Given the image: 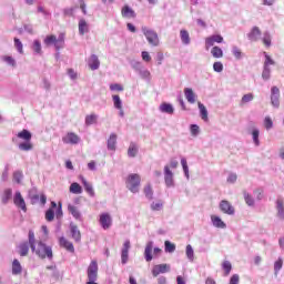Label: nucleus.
<instances>
[{"mask_svg": "<svg viewBox=\"0 0 284 284\" xmlns=\"http://www.w3.org/2000/svg\"><path fill=\"white\" fill-rule=\"evenodd\" d=\"M29 245L31 248V252L38 256L39 258H49V261H52V247L48 246L45 243L41 241H37L34 237V231H29Z\"/></svg>", "mask_w": 284, "mask_h": 284, "instance_id": "1", "label": "nucleus"}, {"mask_svg": "<svg viewBox=\"0 0 284 284\" xmlns=\"http://www.w3.org/2000/svg\"><path fill=\"white\" fill-rule=\"evenodd\" d=\"M54 217L58 221H61L63 219V205L61 204V202H59V204H57V202H51V206L47 210L44 214V219L45 221H48V223H52V221H54Z\"/></svg>", "mask_w": 284, "mask_h": 284, "instance_id": "2", "label": "nucleus"}, {"mask_svg": "<svg viewBox=\"0 0 284 284\" xmlns=\"http://www.w3.org/2000/svg\"><path fill=\"white\" fill-rule=\"evenodd\" d=\"M18 139H21L22 143L19 144V150H22V152H30V150H32L33 145H32V133L26 129H23L22 131H20L17 134Z\"/></svg>", "mask_w": 284, "mask_h": 284, "instance_id": "3", "label": "nucleus"}, {"mask_svg": "<svg viewBox=\"0 0 284 284\" xmlns=\"http://www.w3.org/2000/svg\"><path fill=\"white\" fill-rule=\"evenodd\" d=\"M126 187L132 192V194H138L141 187V175L136 173H131L125 179Z\"/></svg>", "mask_w": 284, "mask_h": 284, "instance_id": "4", "label": "nucleus"}, {"mask_svg": "<svg viewBox=\"0 0 284 284\" xmlns=\"http://www.w3.org/2000/svg\"><path fill=\"white\" fill-rule=\"evenodd\" d=\"M88 282L87 284H98L97 280L99 278V263L97 260H92L87 268Z\"/></svg>", "mask_w": 284, "mask_h": 284, "instance_id": "5", "label": "nucleus"}, {"mask_svg": "<svg viewBox=\"0 0 284 284\" xmlns=\"http://www.w3.org/2000/svg\"><path fill=\"white\" fill-rule=\"evenodd\" d=\"M44 44L54 45L55 50H61L63 45L65 44V36L61 34L59 38L54 34L47 36L44 39Z\"/></svg>", "mask_w": 284, "mask_h": 284, "instance_id": "6", "label": "nucleus"}, {"mask_svg": "<svg viewBox=\"0 0 284 284\" xmlns=\"http://www.w3.org/2000/svg\"><path fill=\"white\" fill-rule=\"evenodd\" d=\"M142 32H143L144 37L146 38L148 42L150 43V45H154V47L159 45V43H160L159 34L155 31L143 27Z\"/></svg>", "mask_w": 284, "mask_h": 284, "instance_id": "7", "label": "nucleus"}, {"mask_svg": "<svg viewBox=\"0 0 284 284\" xmlns=\"http://www.w3.org/2000/svg\"><path fill=\"white\" fill-rule=\"evenodd\" d=\"M13 203L17 207L22 210V212H28V205H26V200L23 199V195H21V192H16Z\"/></svg>", "mask_w": 284, "mask_h": 284, "instance_id": "8", "label": "nucleus"}, {"mask_svg": "<svg viewBox=\"0 0 284 284\" xmlns=\"http://www.w3.org/2000/svg\"><path fill=\"white\" fill-rule=\"evenodd\" d=\"M62 141L70 145H77L81 141V138L74 132H68L65 136L62 138Z\"/></svg>", "mask_w": 284, "mask_h": 284, "instance_id": "9", "label": "nucleus"}, {"mask_svg": "<svg viewBox=\"0 0 284 284\" xmlns=\"http://www.w3.org/2000/svg\"><path fill=\"white\" fill-rule=\"evenodd\" d=\"M281 90L277 87H273L271 89V103L274 108H278L281 105Z\"/></svg>", "mask_w": 284, "mask_h": 284, "instance_id": "10", "label": "nucleus"}, {"mask_svg": "<svg viewBox=\"0 0 284 284\" xmlns=\"http://www.w3.org/2000/svg\"><path fill=\"white\" fill-rule=\"evenodd\" d=\"M100 225L104 230H110V227H112V216L110 213L100 214Z\"/></svg>", "mask_w": 284, "mask_h": 284, "instance_id": "11", "label": "nucleus"}, {"mask_svg": "<svg viewBox=\"0 0 284 284\" xmlns=\"http://www.w3.org/2000/svg\"><path fill=\"white\" fill-rule=\"evenodd\" d=\"M214 43H223V37L221 34L210 36L205 39V48L210 50Z\"/></svg>", "mask_w": 284, "mask_h": 284, "instance_id": "12", "label": "nucleus"}, {"mask_svg": "<svg viewBox=\"0 0 284 284\" xmlns=\"http://www.w3.org/2000/svg\"><path fill=\"white\" fill-rule=\"evenodd\" d=\"M130 247H132V245L130 243V240H126L123 243V247H122V251H121V261H122L123 265H125V263H128Z\"/></svg>", "mask_w": 284, "mask_h": 284, "instance_id": "13", "label": "nucleus"}, {"mask_svg": "<svg viewBox=\"0 0 284 284\" xmlns=\"http://www.w3.org/2000/svg\"><path fill=\"white\" fill-rule=\"evenodd\" d=\"M164 181L168 187L174 185V173L170 170V165L164 166Z\"/></svg>", "mask_w": 284, "mask_h": 284, "instance_id": "14", "label": "nucleus"}, {"mask_svg": "<svg viewBox=\"0 0 284 284\" xmlns=\"http://www.w3.org/2000/svg\"><path fill=\"white\" fill-rule=\"evenodd\" d=\"M166 272H170V265L169 264H158L153 266L152 274L156 278L159 274H166Z\"/></svg>", "mask_w": 284, "mask_h": 284, "instance_id": "15", "label": "nucleus"}, {"mask_svg": "<svg viewBox=\"0 0 284 284\" xmlns=\"http://www.w3.org/2000/svg\"><path fill=\"white\" fill-rule=\"evenodd\" d=\"M220 210L221 212H223V214H234V206H232V204L227 200H222L220 202Z\"/></svg>", "mask_w": 284, "mask_h": 284, "instance_id": "16", "label": "nucleus"}, {"mask_svg": "<svg viewBox=\"0 0 284 284\" xmlns=\"http://www.w3.org/2000/svg\"><path fill=\"white\" fill-rule=\"evenodd\" d=\"M59 243H60V247H63L64 250H67V252L74 254V244H72L70 240L62 236L59 239Z\"/></svg>", "mask_w": 284, "mask_h": 284, "instance_id": "17", "label": "nucleus"}, {"mask_svg": "<svg viewBox=\"0 0 284 284\" xmlns=\"http://www.w3.org/2000/svg\"><path fill=\"white\" fill-rule=\"evenodd\" d=\"M121 16L123 19H136V12H134L133 9L128 4L122 7Z\"/></svg>", "mask_w": 284, "mask_h": 284, "instance_id": "18", "label": "nucleus"}, {"mask_svg": "<svg viewBox=\"0 0 284 284\" xmlns=\"http://www.w3.org/2000/svg\"><path fill=\"white\" fill-rule=\"evenodd\" d=\"M68 212L75 219V221H82L81 211H79L78 206H74L73 204L68 205Z\"/></svg>", "mask_w": 284, "mask_h": 284, "instance_id": "19", "label": "nucleus"}, {"mask_svg": "<svg viewBox=\"0 0 284 284\" xmlns=\"http://www.w3.org/2000/svg\"><path fill=\"white\" fill-rule=\"evenodd\" d=\"M70 230H71L72 239L75 241V243H80L81 242V231H79V226H77V224L71 223Z\"/></svg>", "mask_w": 284, "mask_h": 284, "instance_id": "20", "label": "nucleus"}, {"mask_svg": "<svg viewBox=\"0 0 284 284\" xmlns=\"http://www.w3.org/2000/svg\"><path fill=\"white\" fill-rule=\"evenodd\" d=\"M88 64L90 70H99V67L101 65V62L99 61V57L92 54L89 58Z\"/></svg>", "mask_w": 284, "mask_h": 284, "instance_id": "21", "label": "nucleus"}, {"mask_svg": "<svg viewBox=\"0 0 284 284\" xmlns=\"http://www.w3.org/2000/svg\"><path fill=\"white\" fill-rule=\"evenodd\" d=\"M184 95L186 101H189L191 104L196 103V93L190 88L184 89Z\"/></svg>", "mask_w": 284, "mask_h": 284, "instance_id": "22", "label": "nucleus"}, {"mask_svg": "<svg viewBox=\"0 0 284 284\" xmlns=\"http://www.w3.org/2000/svg\"><path fill=\"white\" fill-rule=\"evenodd\" d=\"M250 41H257L261 38V29L258 27H253L251 32L247 34Z\"/></svg>", "mask_w": 284, "mask_h": 284, "instance_id": "23", "label": "nucleus"}, {"mask_svg": "<svg viewBox=\"0 0 284 284\" xmlns=\"http://www.w3.org/2000/svg\"><path fill=\"white\" fill-rule=\"evenodd\" d=\"M154 247V243L152 242H148L145 250H144V256H145V261L148 263H150V261H152V250Z\"/></svg>", "mask_w": 284, "mask_h": 284, "instance_id": "24", "label": "nucleus"}, {"mask_svg": "<svg viewBox=\"0 0 284 284\" xmlns=\"http://www.w3.org/2000/svg\"><path fill=\"white\" fill-rule=\"evenodd\" d=\"M80 179L82 180V184L83 187L85 190V192L89 194V196H94V187L92 186V184L88 181H85V179L83 176H80Z\"/></svg>", "mask_w": 284, "mask_h": 284, "instance_id": "25", "label": "nucleus"}, {"mask_svg": "<svg viewBox=\"0 0 284 284\" xmlns=\"http://www.w3.org/2000/svg\"><path fill=\"white\" fill-rule=\"evenodd\" d=\"M88 32H90V27L88 26V22L85 21V19H80V21H79V33L81 36H83V34H88Z\"/></svg>", "mask_w": 284, "mask_h": 284, "instance_id": "26", "label": "nucleus"}, {"mask_svg": "<svg viewBox=\"0 0 284 284\" xmlns=\"http://www.w3.org/2000/svg\"><path fill=\"white\" fill-rule=\"evenodd\" d=\"M41 203V205H45V203H48V197L45 196V194H34L31 196V203L34 204V203Z\"/></svg>", "mask_w": 284, "mask_h": 284, "instance_id": "27", "label": "nucleus"}, {"mask_svg": "<svg viewBox=\"0 0 284 284\" xmlns=\"http://www.w3.org/2000/svg\"><path fill=\"white\" fill-rule=\"evenodd\" d=\"M29 252H30V242H23L19 245L20 256H28Z\"/></svg>", "mask_w": 284, "mask_h": 284, "instance_id": "28", "label": "nucleus"}, {"mask_svg": "<svg viewBox=\"0 0 284 284\" xmlns=\"http://www.w3.org/2000/svg\"><path fill=\"white\" fill-rule=\"evenodd\" d=\"M211 221H212L214 227H220L222 230H224V227H226L225 222H223V220H221V217H219L216 215H212Z\"/></svg>", "mask_w": 284, "mask_h": 284, "instance_id": "29", "label": "nucleus"}, {"mask_svg": "<svg viewBox=\"0 0 284 284\" xmlns=\"http://www.w3.org/2000/svg\"><path fill=\"white\" fill-rule=\"evenodd\" d=\"M276 210H277V216L280 219H284V202L283 199L276 200Z\"/></svg>", "mask_w": 284, "mask_h": 284, "instance_id": "30", "label": "nucleus"}, {"mask_svg": "<svg viewBox=\"0 0 284 284\" xmlns=\"http://www.w3.org/2000/svg\"><path fill=\"white\" fill-rule=\"evenodd\" d=\"M108 150L114 152L116 150V134L112 133L108 140Z\"/></svg>", "mask_w": 284, "mask_h": 284, "instance_id": "31", "label": "nucleus"}, {"mask_svg": "<svg viewBox=\"0 0 284 284\" xmlns=\"http://www.w3.org/2000/svg\"><path fill=\"white\" fill-rule=\"evenodd\" d=\"M69 192H71V194H82L83 189L80 183L73 182L69 187Z\"/></svg>", "mask_w": 284, "mask_h": 284, "instance_id": "32", "label": "nucleus"}, {"mask_svg": "<svg viewBox=\"0 0 284 284\" xmlns=\"http://www.w3.org/2000/svg\"><path fill=\"white\" fill-rule=\"evenodd\" d=\"M161 112H165L166 114H174V106L170 103H162L160 105Z\"/></svg>", "mask_w": 284, "mask_h": 284, "instance_id": "33", "label": "nucleus"}, {"mask_svg": "<svg viewBox=\"0 0 284 284\" xmlns=\"http://www.w3.org/2000/svg\"><path fill=\"white\" fill-rule=\"evenodd\" d=\"M180 37H181V41H182V43H184V45H190V32H187V30H181Z\"/></svg>", "mask_w": 284, "mask_h": 284, "instance_id": "34", "label": "nucleus"}, {"mask_svg": "<svg viewBox=\"0 0 284 284\" xmlns=\"http://www.w3.org/2000/svg\"><path fill=\"white\" fill-rule=\"evenodd\" d=\"M211 54L212 57H214V59H223V49H221L220 47H213L211 50Z\"/></svg>", "mask_w": 284, "mask_h": 284, "instance_id": "35", "label": "nucleus"}, {"mask_svg": "<svg viewBox=\"0 0 284 284\" xmlns=\"http://www.w3.org/2000/svg\"><path fill=\"white\" fill-rule=\"evenodd\" d=\"M22 267H21V263L19 262V260H13L12 262V274H21L22 272Z\"/></svg>", "mask_w": 284, "mask_h": 284, "instance_id": "36", "label": "nucleus"}, {"mask_svg": "<svg viewBox=\"0 0 284 284\" xmlns=\"http://www.w3.org/2000/svg\"><path fill=\"white\" fill-rule=\"evenodd\" d=\"M197 106H199V110H200L201 119L203 121H209L207 109L201 102L197 103Z\"/></svg>", "mask_w": 284, "mask_h": 284, "instance_id": "37", "label": "nucleus"}, {"mask_svg": "<svg viewBox=\"0 0 284 284\" xmlns=\"http://www.w3.org/2000/svg\"><path fill=\"white\" fill-rule=\"evenodd\" d=\"M136 154H139V146H136L134 143H131L128 149V156L134 158Z\"/></svg>", "mask_w": 284, "mask_h": 284, "instance_id": "38", "label": "nucleus"}, {"mask_svg": "<svg viewBox=\"0 0 284 284\" xmlns=\"http://www.w3.org/2000/svg\"><path fill=\"white\" fill-rule=\"evenodd\" d=\"M222 268L224 271V276H230V272H232V263L230 261H224L222 263Z\"/></svg>", "mask_w": 284, "mask_h": 284, "instance_id": "39", "label": "nucleus"}, {"mask_svg": "<svg viewBox=\"0 0 284 284\" xmlns=\"http://www.w3.org/2000/svg\"><path fill=\"white\" fill-rule=\"evenodd\" d=\"M262 42L265 45V48H271L272 45V36L267 32L264 33L262 38Z\"/></svg>", "mask_w": 284, "mask_h": 284, "instance_id": "40", "label": "nucleus"}, {"mask_svg": "<svg viewBox=\"0 0 284 284\" xmlns=\"http://www.w3.org/2000/svg\"><path fill=\"white\" fill-rule=\"evenodd\" d=\"M113 105L116 110H121L123 108V102L119 95H112Z\"/></svg>", "mask_w": 284, "mask_h": 284, "instance_id": "41", "label": "nucleus"}, {"mask_svg": "<svg viewBox=\"0 0 284 284\" xmlns=\"http://www.w3.org/2000/svg\"><path fill=\"white\" fill-rule=\"evenodd\" d=\"M12 199V189H7L2 195V203H8Z\"/></svg>", "mask_w": 284, "mask_h": 284, "instance_id": "42", "label": "nucleus"}, {"mask_svg": "<svg viewBox=\"0 0 284 284\" xmlns=\"http://www.w3.org/2000/svg\"><path fill=\"white\" fill-rule=\"evenodd\" d=\"M181 165L183 168V172H184L186 179H190V169L187 166V160H185V158L181 159Z\"/></svg>", "mask_w": 284, "mask_h": 284, "instance_id": "43", "label": "nucleus"}, {"mask_svg": "<svg viewBox=\"0 0 284 284\" xmlns=\"http://www.w3.org/2000/svg\"><path fill=\"white\" fill-rule=\"evenodd\" d=\"M151 210L153 212H161V210H163V201L153 202L151 204Z\"/></svg>", "mask_w": 284, "mask_h": 284, "instance_id": "44", "label": "nucleus"}, {"mask_svg": "<svg viewBox=\"0 0 284 284\" xmlns=\"http://www.w3.org/2000/svg\"><path fill=\"white\" fill-rule=\"evenodd\" d=\"M164 250H165V252H169L170 254H172V252H175L176 245L172 244V242H170V241H165Z\"/></svg>", "mask_w": 284, "mask_h": 284, "instance_id": "45", "label": "nucleus"}, {"mask_svg": "<svg viewBox=\"0 0 284 284\" xmlns=\"http://www.w3.org/2000/svg\"><path fill=\"white\" fill-rule=\"evenodd\" d=\"M265 61H264V68H270V65H275V61L267 54V52H264Z\"/></svg>", "mask_w": 284, "mask_h": 284, "instance_id": "46", "label": "nucleus"}, {"mask_svg": "<svg viewBox=\"0 0 284 284\" xmlns=\"http://www.w3.org/2000/svg\"><path fill=\"white\" fill-rule=\"evenodd\" d=\"M243 194H244V200L246 205H250V206L254 205V197H252V195L247 193V191H244Z\"/></svg>", "mask_w": 284, "mask_h": 284, "instance_id": "47", "label": "nucleus"}, {"mask_svg": "<svg viewBox=\"0 0 284 284\" xmlns=\"http://www.w3.org/2000/svg\"><path fill=\"white\" fill-rule=\"evenodd\" d=\"M143 192H144L146 199L152 200V196L154 194V191L152 190V185L149 184V185L144 186Z\"/></svg>", "mask_w": 284, "mask_h": 284, "instance_id": "48", "label": "nucleus"}, {"mask_svg": "<svg viewBox=\"0 0 284 284\" xmlns=\"http://www.w3.org/2000/svg\"><path fill=\"white\" fill-rule=\"evenodd\" d=\"M250 101H254V94L247 93L242 97L241 105H245V103H250Z\"/></svg>", "mask_w": 284, "mask_h": 284, "instance_id": "49", "label": "nucleus"}, {"mask_svg": "<svg viewBox=\"0 0 284 284\" xmlns=\"http://www.w3.org/2000/svg\"><path fill=\"white\" fill-rule=\"evenodd\" d=\"M94 123H97V114H90L85 116L87 125H94Z\"/></svg>", "mask_w": 284, "mask_h": 284, "instance_id": "50", "label": "nucleus"}, {"mask_svg": "<svg viewBox=\"0 0 284 284\" xmlns=\"http://www.w3.org/2000/svg\"><path fill=\"white\" fill-rule=\"evenodd\" d=\"M186 256L189 261H194V248H192V245H186Z\"/></svg>", "mask_w": 284, "mask_h": 284, "instance_id": "51", "label": "nucleus"}, {"mask_svg": "<svg viewBox=\"0 0 284 284\" xmlns=\"http://www.w3.org/2000/svg\"><path fill=\"white\" fill-rule=\"evenodd\" d=\"M13 41H14V47L17 48L18 52L20 54H23V43H21V40H19L18 38H14Z\"/></svg>", "mask_w": 284, "mask_h": 284, "instance_id": "52", "label": "nucleus"}, {"mask_svg": "<svg viewBox=\"0 0 284 284\" xmlns=\"http://www.w3.org/2000/svg\"><path fill=\"white\" fill-rule=\"evenodd\" d=\"M111 92H123V85L119 83L110 84Z\"/></svg>", "mask_w": 284, "mask_h": 284, "instance_id": "53", "label": "nucleus"}, {"mask_svg": "<svg viewBox=\"0 0 284 284\" xmlns=\"http://www.w3.org/2000/svg\"><path fill=\"white\" fill-rule=\"evenodd\" d=\"M283 267V260L282 258H278L275 263H274V271H275V274H278V272H281Z\"/></svg>", "mask_w": 284, "mask_h": 284, "instance_id": "54", "label": "nucleus"}, {"mask_svg": "<svg viewBox=\"0 0 284 284\" xmlns=\"http://www.w3.org/2000/svg\"><path fill=\"white\" fill-rule=\"evenodd\" d=\"M32 48H33V51H34L37 54H41V41L34 40Z\"/></svg>", "mask_w": 284, "mask_h": 284, "instance_id": "55", "label": "nucleus"}, {"mask_svg": "<svg viewBox=\"0 0 284 284\" xmlns=\"http://www.w3.org/2000/svg\"><path fill=\"white\" fill-rule=\"evenodd\" d=\"M258 134H260V131L257 129L253 130L252 132L253 141L257 146L261 145V141H258Z\"/></svg>", "mask_w": 284, "mask_h": 284, "instance_id": "56", "label": "nucleus"}, {"mask_svg": "<svg viewBox=\"0 0 284 284\" xmlns=\"http://www.w3.org/2000/svg\"><path fill=\"white\" fill-rule=\"evenodd\" d=\"M23 179V172L17 171L13 173V180L16 181V183H21Z\"/></svg>", "mask_w": 284, "mask_h": 284, "instance_id": "57", "label": "nucleus"}, {"mask_svg": "<svg viewBox=\"0 0 284 284\" xmlns=\"http://www.w3.org/2000/svg\"><path fill=\"white\" fill-rule=\"evenodd\" d=\"M271 70L270 67H264L263 72H262V79L267 81L270 79Z\"/></svg>", "mask_w": 284, "mask_h": 284, "instance_id": "58", "label": "nucleus"}, {"mask_svg": "<svg viewBox=\"0 0 284 284\" xmlns=\"http://www.w3.org/2000/svg\"><path fill=\"white\" fill-rule=\"evenodd\" d=\"M264 125H265L266 130H271V128L274 125V122H272V118L266 116L264 119Z\"/></svg>", "mask_w": 284, "mask_h": 284, "instance_id": "59", "label": "nucleus"}, {"mask_svg": "<svg viewBox=\"0 0 284 284\" xmlns=\"http://www.w3.org/2000/svg\"><path fill=\"white\" fill-rule=\"evenodd\" d=\"M241 282V277L239 274H234L231 276L229 284H239Z\"/></svg>", "mask_w": 284, "mask_h": 284, "instance_id": "60", "label": "nucleus"}, {"mask_svg": "<svg viewBox=\"0 0 284 284\" xmlns=\"http://www.w3.org/2000/svg\"><path fill=\"white\" fill-rule=\"evenodd\" d=\"M213 70H214V72H223V63L222 62H214Z\"/></svg>", "mask_w": 284, "mask_h": 284, "instance_id": "61", "label": "nucleus"}, {"mask_svg": "<svg viewBox=\"0 0 284 284\" xmlns=\"http://www.w3.org/2000/svg\"><path fill=\"white\" fill-rule=\"evenodd\" d=\"M233 55L235 57V59H241L243 57V52L237 47H234L233 48Z\"/></svg>", "mask_w": 284, "mask_h": 284, "instance_id": "62", "label": "nucleus"}, {"mask_svg": "<svg viewBox=\"0 0 284 284\" xmlns=\"http://www.w3.org/2000/svg\"><path fill=\"white\" fill-rule=\"evenodd\" d=\"M64 17H74V8H68L63 10Z\"/></svg>", "mask_w": 284, "mask_h": 284, "instance_id": "63", "label": "nucleus"}, {"mask_svg": "<svg viewBox=\"0 0 284 284\" xmlns=\"http://www.w3.org/2000/svg\"><path fill=\"white\" fill-rule=\"evenodd\" d=\"M191 134L192 136H196L199 134V125L196 124L191 125Z\"/></svg>", "mask_w": 284, "mask_h": 284, "instance_id": "64", "label": "nucleus"}]
</instances>
